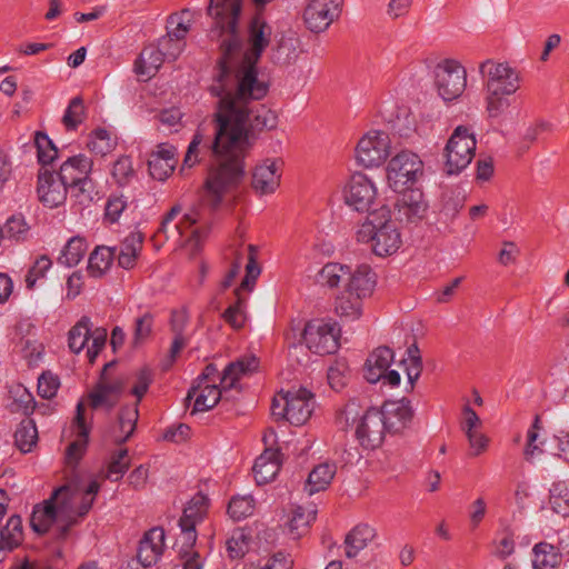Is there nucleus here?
Returning a JSON list of instances; mask_svg holds the SVG:
<instances>
[{"label": "nucleus", "instance_id": "nucleus-1", "mask_svg": "<svg viewBox=\"0 0 569 569\" xmlns=\"http://www.w3.org/2000/svg\"><path fill=\"white\" fill-rule=\"evenodd\" d=\"M268 46L267 38H226L221 44L219 74L211 87L220 97L213 117V151L218 166L206 181L204 199L212 208H230L244 173L242 156L249 147L250 126L274 130L278 113L266 106L251 107L248 99H261L268 83L259 78L253 64Z\"/></svg>", "mask_w": 569, "mask_h": 569}, {"label": "nucleus", "instance_id": "nucleus-2", "mask_svg": "<svg viewBox=\"0 0 569 569\" xmlns=\"http://www.w3.org/2000/svg\"><path fill=\"white\" fill-rule=\"evenodd\" d=\"M113 365L104 367L100 380L79 400L74 419L64 438L68 441L66 463L77 465L86 453L94 409L110 410L121 403L116 439L127 440L134 431L139 403L147 395L153 379L152 371L142 367L129 375L113 372Z\"/></svg>", "mask_w": 569, "mask_h": 569}, {"label": "nucleus", "instance_id": "nucleus-3", "mask_svg": "<svg viewBox=\"0 0 569 569\" xmlns=\"http://www.w3.org/2000/svg\"><path fill=\"white\" fill-rule=\"evenodd\" d=\"M99 489L98 480L89 481L82 487L76 478L70 479L56 489L48 500L33 508L31 528L38 533H46L51 529L67 530L89 512Z\"/></svg>", "mask_w": 569, "mask_h": 569}, {"label": "nucleus", "instance_id": "nucleus-4", "mask_svg": "<svg viewBox=\"0 0 569 569\" xmlns=\"http://www.w3.org/2000/svg\"><path fill=\"white\" fill-rule=\"evenodd\" d=\"M259 368V359L256 356H246L241 360L230 363L218 371L214 367L206 368L203 375L197 380L187 396L190 412L199 413L213 409L228 392L237 387L242 376L252 373Z\"/></svg>", "mask_w": 569, "mask_h": 569}, {"label": "nucleus", "instance_id": "nucleus-5", "mask_svg": "<svg viewBox=\"0 0 569 569\" xmlns=\"http://www.w3.org/2000/svg\"><path fill=\"white\" fill-rule=\"evenodd\" d=\"M207 232V222L197 208L183 213L172 210L153 234L152 243L158 250L180 251L184 257L193 258L200 251Z\"/></svg>", "mask_w": 569, "mask_h": 569}, {"label": "nucleus", "instance_id": "nucleus-6", "mask_svg": "<svg viewBox=\"0 0 569 569\" xmlns=\"http://www.w3.org/2000/svg\"><path fill=\"white\" fill-rule=\"evenodd\" d=\"M422 371L421 357L415 345L407 350V356L400 361H395V353L388 347H378L372 350L362 368V376L369 383H382L383 386L398 387L401 377L406 378L405 389L411 391Z\"/></svg>", "mask_w": 569, "mask_h": 569}, {"label": "nucleus", "instance_id": "nucleus-7", "mask_svg": "<svg viewBox=\"0 0 569 569\" xmlns=\"http://www.w3.org/2000/svg\"><path fill=\"white\" fill-rule=\"evenodd\" d=\"M377 283L378 276L369 264L356 266L333 299V315L345 323L361 321L367 315V301L373 297Z\"/></svg>", "mask_w": 569, "mask_h": 569}, {"label": "nucleus", "instance_id": "nucleus-8", "mask_svg": "<svg viewBox=\"0 0 569 569\" xmlns=\"http://www.w3.org/2000/svg\"><path fill=\"white\" fill-rule=\"evenodd\" d=\"M282 336L287 348L303 345L310 352L319 356L335 353L340 347V329L330 318L291 320Z\"/></svg>", "mask_w": 569, "mask_h": 569}, {"label": "nucleus", "instance_id": "nucleus-9", "mask_svg": "<svg viewBox=\"0 0 569 569\" xmlns=\"http://www.w3.org/2000/svg\"><path fill=\"white\" fill-rule=\"evenodd\" d=\"M355 240L368 246L379 258L395 256L403 246V233L399 222L387 208L370 213L357 228Z\"/></svg>", "mask_w": 569, "mask_h": 569}, {"label": "nucleus", "instance_id": "nucleus-10", "mask_svg": "<svg viewBox=\"0 0 569 569\" xmlns=\"http://www.w3.org/2000/svg\"><path fill=\"white\" fill-rule=\"evenodd\" d=\"M341 426L350 427L359 446L365 450L380 448L387 436L378 407H363L357 400L348 401L337 416Z\"/></svg>", "mask_w": 569, "mask_h": 569}, {"label": "nucleus", "instance_id": "nucleus-11", "mask_svg": "<svg viewBox=\"0 0 569 569\" xmlns=\"http://www.w3.org/2000/svg\"><path fill=\"white\" fill-rule=\"evenodd\" d=\"M254 6V14L249 23L248 36H269L271 30L263 16L264 8L273 0H251ZM242 0H210L207 14L212 21L214 30L221 36H237V27L240 19Z\"/></svg>", "mask_w": 569, "mask_h": 569}, {"label": "nucleus", "instance_id": "nucleus-12", "mask_svg": "<svg viewBox=\"0 0 569 569\" xmlns=\"http://www.w3.org/2000/svg\"><path fill=\"white\" fill-rule=\"evenodd\" d=\"M236 262L228 272L224 284L229 286L231 280L239 273L242 262L246 260V276L241 281L240 288L237 289V301L230 306L224 312L226 321L234 329H241L247 322V298L246 293L250 292L256 280L260 274V267L256 260L257 247L251 243H243L236 252Z\"/></svg>", "mask_w": 569, "mask_h": 569}, {"label": "nucleus", "instance_id": "nucleus-13", "mask_svg": "<svg viewBox=\"0 0 569 569\" xmlns=\"http://www.w3.org/2000/svg\"><path fill=\"white\" fill-rule=\"evenodd\" d=\"M423 161L411 151L392 157L386 168V183L397 193L412 189L423 176Z\"/></svg>", "mask_w": 569, "mask_h": 569}, {"label": "nucleus", "instance_id": "nucleus-14", "mask_svg": "<svg viewBox=\"0 0 569 569\" xmlns=\"http://www.w3.org/2000/svg\"><path fill=\"white\" fill-rule=\"evenodd\" d=\"M477 139L471 128L458 126L453 129L443 149V168L456 174L465 170L476 154Z\"/></svg>", "mask_w": 569, "mask_h": 569}, {"label": "nucleus", "instance_id": "nucleus-15", "mask_svg": "<svg viewBox=\"0 0 569 569\" xmlns=\"http://www.w3.org/2000/svg\"><path fill=\"white\" fill-rule=\"evenodd\" d=\"M313 395L305 388L279 391L272 401V413L295 426L305 425L313 410Z\"/></svg>", "mask_w": 569, "mask_h": 569}, {"label": "nucleus", "instance_id": "nucleus-16", "mask_svg": "<svg viewBox=\"0 0 569 569\" xmlns=\"http://www.w3.org/2000/svg\"><path fill=\"white\" fill-rule=\"evenodd\" d=\"M392 153V142L388 132L369 129L357 141L353 150L355 162L365 169L381 167Z\"/></svg>", "mask_w": 569, "mask_h": 569}, {"label": "nucleus", "instance_id": "nucleus-17", "mask_svg": "<svg viewBox=\"0 0 569 569\" xmlns=\"http://www.w3.org/2000/svg\"><path fill=\"white\" fill-rule=\"evenodd\" d=\"M284 161L278 156H260L253 159L250 170V187L258 197L274 194L281 186Z\"/></svg>", "mask_w": 569, "mask_h": 569}, {"label": "nucleus", "instance_id": "nucleus-18", "mask_svg": "<svg viewBox=\"0 0 569 569\" xmlns=\"http://www.w3.org/2000/svg\"><path fill=\"white\" fill-rule=\"evenodd\" d=\"M183 50L181 38H159L147 44L136 62V72L142 81L156 76L164 58L176 59Z\"/></svg>", "mask_w": 569, "mask_h": 569}, {"label": "nucleus", "instance_id": "nucleus-19", "mask_svg": "<svg viewBox=\"0 0 569 569\" xmlns=\"http://www.w3.org/2000/svg\"><path fill=\"white\" fill-rule=\"evenodd\" d=\"M433 77L437 94L446 103L457 101L467 88V70L457 60L440 61Z\"/></svg>", "mask_w": 569, "mask_h": 569}, {"label": "nucleus", "instance_id": "nucleus-20", "mask_svg": "<svg viewBox=\"0 0 569 569\" xmlns=\"http://www.w3.org/2000/svg\"><path fill=\"white\" fill-rule=\"evenodd\" d=\"M263 451L256 458L252 476L258 486L268 485L276 480L282 466V453L273 430H266L262 436Z\"/></svg>", "mask_w": 569, "mask_h": 569}, {"label": "nucleus", "instance_id": "nucleus-21", "mask_svg": "<svg viewBox=\"0 0 569 569\" xmlns=\"http://www.w3.org/2000/svg\"><path fill=\"white\" fill-rule=\"evenodd\" d=\"M104 329H91L87 319L79 320L68 332V347L73 353L84 352L89 362H93L104 347Z\"/></svg>", "mask_w": 569, "mask_h": 569}, {"label": "nucleus", "instance_id": "nucleus-22", "mask_svg": "<svg viewBox=\"0 0 569 569\" xmlns=\"http://www.w3.org/2000/svg\"><path fill=\"white\" fill-rule=\"evenodd\" d=\"M342 198L348 207L361 212L367 211L378 198L377 183L369 174L355 171L342 188Z\"/></svg>", "mask_w": 569, "mask_h": 569}, {"label": "nucleus", "instance_id": "nucleus-23", "mask_svg": "<svg viewBox=\"0 0 569 569\" xmlns=\"http://www.w3.org/2000/svg\"><path fill=\"white\" fill-rule=\"evenodd\" d=\"M486 90L513 94L520 88V74L507 62L487 60L480 64Z\"/></svg>", "mask_w": 569, "mask_h": 569}, {"label": "nucleus", "instance_id": "nucleus-24", "mask_svg": "<svg viewBox=\"0 0 569 569\" xmlns=\"http://www.w3.org/2000/svg\"><path fill=\"white\" fill-rule=\"evenodd\" d=\"M91 170L92 160L84 154H77L63 161L57 174L71 192L80 194L92 188Z\"/></svg>", "mask_w": 569, "mask_h": 569}, {"label": "nucleus", "instance_id": "nucleus-25", "mask_svg": "<svg viewBox=\"0 0 569 569\" xmlns=\"http://www.w3.org/2000/svg\"><path fill=\"white\" fill-rule=\"evenodd\" d=\"M214 134L216 130L212 132L211 124L207 122H201L196 132L193 133L184 157L182 159L179 172L183 176L189 174V172L194 169L197 166H199L202 160L204 159V156L211 146L212 152L213 151V142H214Z\"/></svg>", "mask_w": 569, "mask_h": 569}, {"label": "nucleus", "instance_id": "nucleus-26", "mask_svg": "<svg viewBox=\"0 0 569 569\" xmlns=\"http://www.w3.org/2000/svg\"><path fill=\"white\" fill-rule=\"evenodd\" d=\"M387 433L398 435L413 420L415 408L409 399L401 398L385 401L378 407Z\"/></svg>", "mask_w": 569, "mask_h": 569}, {"label": "nucleus", "instance_id": "nucleus-27", "mask_svg": "<svg viewBox=\"0 0 569 569\" xmlns=\"http://www.w3.org/2000/svg\"><path fill=\"white\" fill-rule=\"evenodd\" d=\"M342 0H310L305 10V23L313 33L323 32L341 12Z\"/></svg>", "mask_w": 569, "mask_h": 569}, {"label": "nucleus", "instance_id": "nucleus-28", "mask_svg": "<svg viewBox=\"0 0 569 569\" xmlns=\"http://www.w3.org/2000/svg\"><path fill=\"white\" fill-rule=\"evenodd\" d=\"M36 194L42 206L54 209L66 202L68 188L57 173L44 169L38 174Z\"/></svg>", "mask_w": 569, "mask_h": 569}, {"label": "nucleus", "instance_id": "nucleus-29", "mask_svg": "<svg viewBox=\"0 0 569 569\" xmlns=\"http://www.w3.org/2000/svg\"><path fill=\"white\" fill-rule=\"evenodd\" d=\"M208 507L209 501L203 495H196L188 501L179 521L181 528L179 542L184 541L188 546H194L197 540L196 528L206 518Z\"/></svg>", "mask_w": 569, "mask_h": 569}, {"label": "nucleus", "instance_id": "nucleus-30", "mask_svg": "<svg viewBox=\"0 0 569 569\" xmlns=\"http://www.w3.org/2000/svg\"><path fill=\"white\" fill-rule=\"evenodd\" d=\"M461 430L463 431L471 457H479L487 452L490 437L483 429V421L475 410L467 408L461 415Z\"/></svg>", "mask_w": 569, "mask_h": 569}, {"label": "nucleus", "instance_id": "nucleus-31", "mask_svg": "<svg viewBox=\"0 0 569 569\" xmlns=\"http://www.w3.org/2000/svg\"><path fill=\"white\" fill-rule=\"evenodd\" d=\"M316 519V511L311 508L293 506L284 510L281 518L283 532L292 540L306 536Z\"/></svg>", "mask_w": 569, "mask_h": 569}, {"label": "nucleus", "instance_id": "nucleus-32", "mask_svg": "<svg viewBox=\"0 0 569 569\" xmlns=\"http://www.w3.org/2000/svg\"><path fill=\"white\" fill-rule=\"evenodd\" d=\"M177 164L176 148L168 143L154 147L148 158V170L150 176L159 181L169 178Z\"/></svg>", "mask_w": 569, "mask_h": 569}, {"label": "nucleus", "instance_id": "nucleus-33", "mask_svg": "<svg viewBox=\"0 0 569 569\" xmlns=\"http://www.w3.org/2000/svg\"><path fill=\"white\" fill-rule=\"evenodd\" d=\"M164 549V531L160 528L149 530L141 539L137 552L138 562L149 568L156 565Z\"/></svg>", "mask_w": 569, "mask_h": 569}, {"label": "nucleus", "instance_id": "nucleus-34", "mask_svg": "<svg viewBox=\"0 0 569 569\" xmlns=\"http://www.w3.org/2000/svg\"><path fill=\"white\" fill-rule=\"evenodd\" d=\"M23 538V521L19 515L13 513L0 523V562L21 546Z\"/></svg>", "mask_w": 569, "mask_h": 569}, {"label": "nucleus", "instance_id": "nucleus-35", "mask_svg": "<svg viewBox=\"0 0 569 569\" xmlns=\"http://www.w3.org/2000/svg\"><path fill=\"white\" fill-rule=\"evenodd\" d=\"M399 206L400 211L410 222H419L423 220L429 210V204L423 192L417 188L402 192Z\"/></svg>", "mask_w": 569, "mask_h": 569}, {"label": "nucleus", "instance_id": "nucleus-36", "mask_svg": "<svg viewBox=\"0 0 569 569\" xmlns=\"http://www.w3.org/2000/svg\"><path fill=\"white\" fill-rule=\"evenodd\" d=\"M377 538V530L368 523L353 527L345 539V553L348 558L357 557Z\"/></svg>", "mask_w": 569, "mask_h": 569}, {"label": "nucleus", "instance_id": "nucleus-37", "mask_svg": "<svg viewBox=\"0 0 569 569\" xmlns=\"http://www.w3.org/2000/svg\"><path fill=\"white\" fill-rule=\"evenodd\" d=\"M337 472V467L332 462H320L316 465L308 475L305 490L308 495H315L325 491L331 485Z\"/></svg>", "mask_w": 569, "mask_h": 569}, {"label": "nucleus", "instance_id": "nucleus-38", "mask_svg": "<svg viewBox=\"0 0 569 569\" xmlns=\"http://www.w3.org/2000/svg\"><path fill=\"white\" fill-rule=\"evenodd\" d=\"M144 236L140 231L130 232L120 243L118 263L124 269H132L143 247Z\"/></svg>", "mask_w": 569, "mask_h": 569}, {"label": "nucleus", "instance_id": "nucleus-39", "mask_svg": "<svg viewBox=\"0 0 569 569\" xmlns=\"http://www.w3.org/2000/svg\"><path fill=\"white\" fill-rule=\"evenodd\" d=\"M227 551L231 558H242L257 546V535L251 528H240L232 532L226 542Z\"/></svg>", "mask_w": 569, "mask_h": 569}, {"label": "nucleus", "instance_id": "nucleus-40", "mask_svg": "<svg viewBox=\"0 0 569 569\" xmlns=\"http://www.w3.org/2000/svg\"><path fill=\"white\" fill-rule=\"evenodd\" d=\"M561 559L558 548L548 542L536 543L531 550L532 569H557Z\"/></svg>", "mask_w": 569, "mask_h": 569}, {"label": "nucleus", "instance_id": "nucleus-41", "mask_svg": "<svg viewBox=\"0 0 569 569\" xmlns=\"http://www.w3.org/2000/svg\"><path fill=\"white\" fill-rule=\"evenodd\" d=\"M130 465H131V458L129 456L128 450L119 449L110 456V458L107 461L106 467L102 471L101 477L93 478V480H98L100 485H101L102 479H107L110 481H118L128 471ZM90 481H92V479Z\"/></svg>", "mask_w": 569, "mask_h": 569}, {"label": "nucleus", "instance_id": "nucleus-42", "mask_svg": "<svg viewBox=\"0 0 569 569\" xmlns=\"http://www.w3.org/2000/svg\"><path fill=\"white\" fill-rule=\"evenodd\" d=\"M199 17V12L190 9H182L178 12L171 13L167 18L166 36H186L189 32H193V24Z\"/></svg>", "mask_w": 569, "mask_h": 569}, {"label": "nucleus", "instance_id": "nucleus-43", "mask_svg": "<svg viewBox=\"0 0 569 569\" xmlns=\"http://www.w3.org/2000/svg\"><path fill=\"white\" fill-rule=\"evenodd\" d=\"M117 137L106 128H96L88 134L87 148L96 156L109 154L117 148Z\"/></svg>", "mask_w": 569, "mask_h": 569}, {"label": "nucleus", "instance_id": "nucleus-44", "mask_svg": "<svg viewBox=\"0 0 569 569\" xmlns=\"http://www.w3.org/2000/svg\"><path fill=\"white\" fill-rule=\"evenodd\" d=\"M548 506L553 513L569 517V481L559 480L550 486Z\"/></svg>", "mask_w": 569, "mask_h": 569}, {"label": "nucleus", "instance_id": "nucleus-45", "mask_svg": "<svg viewBox=\"0 0 569 569\" xmlns=\"http://www.w3.org/2000/svg\"><path fill=\"white\" fill-rule=\"evenodd\" d=\"M114 252L107 246L97 247L89 256L88 273L93 278L102 277L112 266Z\"/></svg>", "mask_w": 569, "mask_h": 569}, {"label": "nucleus", "instance_id": "nucleus-46", "mask_svg": "<svg viewBox=\"0 0 569 569\" xmlns=\"http://www.w3.org/2000/svg\"><path fill=\"white\" fill-rule=\"evenodd\" d=\"M512 94L487 91L485 111L490 119L507 118L511 113Z\"/></svg>", "mask_w": 569, "mask_h": 569}, {"label": "nucleus", "instance_id": "nucleus-47", "mask_svg": "<svg viewBox=\"0 0 569 569\" xmlns=\"http://www.w3.org/2000/svg\"><path fill=\"white\" fill-rule=\"evenodd\" d=\"M257 502L251 495H236L229 500L227 512L234 521H241L254 515Z\"/></svg>", "mask_w": 569, "mask_h": 569}, {"label": "nucleus", "instance_id": "nucleus-48", "mask_svg": "<svg viewBox=\"0 0 569 569\" xmlns=\"http://www.w3.org/2000/svg\"><path fill=\"white\" fill-rule=\"evenodd\" d=\"M38 442V430L34 422L30 419H24L18 426L14 432V443L17 448L28 453L33 450Z\"/></svg>", "mask_w": 569, "mask_h": 569}, {"label": "nucleus", "instance_id": "nucleus-49", "mask_svg": "<svg viewBox=\"0 0 569 569\" xmlns=\"http://www.w3.org/2000/svg\"><path fill=\"white\" fill-rule=\"evenodd\" d=\"M31 230V224L23 213L17 212L11 214L3 228L2 236L6 234L9 239L16 241H24Z\"/></svg>", "mask_w": 569, "mask_h": 569}, {"label": "nucleus", "instance_id": "nucleus-50", "mask_svg": "<svg viewBox=\"0 0 569 569\" xmlns=\"http://www.w3.org/2000/svg\"><path fill=\"white\" fill-rule=\"evenodd\" d=\"M350 377L351 370L345 359L335 360L327 371L328 385L336 391L342 390L348 385Z\"/></svg>", "mask_w": 569, "mask_h": 569}, {"label": "nucleus", "instance_id": "nucleus-51", "mask_svg": "<svg viewBox=\"0 0 569 569\" xmlns=\"http://www.w3.org/2000/svg\"><path fill=\"white\" fill-rule=\"evenodd\" d=\"M352 270L347 264L329 262L320 269L318 274L319 281L330 288H336L343 278L346 280L349 277Z\"/></svg>", "mask_w": 569, "mask_h": 569}, {"label": "nucleus", "instance_id": "nucleus-52", "mask_svg": "<svg viewBox=\"0 0 569 569\" xmlns=\"http://www.w3.org/2000/svg\"><path fill=\"white\" fill-rule=\"evenodd\" d=\"M20 355L28 366L37 367L43 362L46 358L44 343L38 339H22Z\"/></svg>", "mask_w": 569, "mask_h": 569}, {"label": "nucleus", "instance_id": "nucleus-53", "mask_svg": "<svg viewBox=\"0 0 569 569\" xmlns=\"http://www.w3.org/2000/svg\"><path fill=\"white\" fill-rule=\"evenodd\" d=\"M110 176L119 186L129 183L136 177V168L132 158L129 156H120L112 163Z\"/></svg>", "mask_w": 569, "mask_h": 569}, {"label": "nucleus", "instance_id": "nucleus-54", "mask_svg": "<svg viewBox=\"0 0 569 569\" xmlns=\"http://www.w3.org/2000/svg\"><path fill=\"white\" fill-rule=\"evenodd\" d=\"M293 558L291 553L278 550L269 555L262 563L248 562L243 569H292Z\"/></svg>", "mask_w": 569, "mask_h": 569}, {"label": "nucleus", "instance_id": "nucleus-55", "mask_svg": "<svg viewBox=\"0 0 569 569\" xmlns=\"http://www.w3.org/2000/svg\"><path fill=\"white\" fill-rule=\"evenodd\" d=\"M87 251L86 241L80 237L71 238L63 247L59 260L67 266H76Z\"/></svg>", "mask_w": 569, "mask_h": 569}, {"label": "nucleus", "instance_id": "nucleus-56", "mask_svg": "<svg viewBox=\"0 0 569 569\" xmlns=\"http://www.w3.org/2000/svg\"><path fill=\"white\" fill-rule=\"evenodd\" d=\"M521 254L520 247L513 240H502L497 250V262L502 267H511L518 263Z\"/></svg>", "mask_w": 569, "mask_h": 569}, {"label": "nucleus", "instance_id": "nucleus-57", "mask_svg": "<svg viewBox=\"0 0 569 569\" xmlns=\"http://www.w3.org/2000/svg\"><path fill=\"white\" fill-rule=\"evenodd\" d=\"M9 400L12 410L27 411L32 408L33 397L23 385L16 383L9 389Z\"/></svg>", "mask_w": 569, "mask_h": 569}, {"label": "nucleus", "instance_id": "nucleus-58", "mask_svg": "<svg viewBox=\"0 0 569 569\" xmlns=\"http://www.w3.org/2000/svg\"><path fill=\"white\" fill-rule=\"evenodd\" d=\"M34 146L40 162L47 164L57 158L58 151L46 133L41 131L34 133Z\"/></svg>", "mask_w": 569, "mask_h": 569}, {"label": "nucleus", "instance_id": "nucleus-59", "mask_svg": "<svg viewBox=\"0 0 569 569\" xmlns=\"http://www.w3.org/2000/svg\"><path fill=\"white\" fill-rule=\"evenodd\" d=\"M51 267L52 261L48 256L41 254L37 257L26 276L24 281L27 287L29 289H32L36 286L37 281L42 279Z\"/></svg>", "mask_w": 569, "mask_h": 569}, {"label": "nucleus", "instance_id": "nucleus-60", "mask_svg": "<svg viewBox=\"0 0 569 569\" xmlns=\"http://www.w3.org/2000/svg\"><path fill=\"white\" fill-rule=\"evenodd\" d=\"M86 118L84 104L80 99H73L64 116H63V124L67 129L73 130L76 129Z\"/></svg>", "mask_w": 569, "mask_h": 569}, {"label": "nucleus", "instance_id": "nucleus-61", "mask_svg": "<svg viewBox=\"0 0 569 569\" xmlns=\"http://www.w3.org/2000/svg\"><path fill=\"white\" fill-rule=\"evenodd\" d=\"M183 113L178 108H168L163 109L159 116V122L169 132H178L183 128Z\"/></svg>", "mask_w": 569, "mask_h": 569}, {"label": "nucleus", "instance_id": "nucleus-62", "mask_svg": "<svg viewBox=\"0 0 569 569\" xmlns=\"http://www.w3.org/2000/svg\"><path fill=\"white\" fill-rule=\"evenodd\" d=\"M60 388L59 378L50 371L43 372L38 380V393L44 399L53 398Z\"/></svg>", "mask_w": 569, "mask_h": 569}, {"label": "nucleus", "instance_id": "nucleus-63", "mask_svg": "<svg viewBox=\"0 0 569 569\" xmlns=\"http://www.w3.org/2000/svg\"><path fill=\"white\" fill-rule=\"evenodd\" d=\"M408 111L406 104L392 100L383 101L380 109L383 120L390 123L405 118Z\"/></svg>", "mask_w": 569, "mask_h": 569}, {"label": "nucleus", "instance_id": "nucleus-64", "mask_svg": "<svg viewBox=\"0 0 569 569\" xmlns=\"http://www.w3.org/2000/svg\"><path fill=\"white\" fill-rule=\"evenodd\" d=\"M179 552L183 561V569H202V560L198 552L193 551V546H188L187 542H179Z\"/></svg>", "mask_w": 569, "mask_h": 569}]
</instances>
